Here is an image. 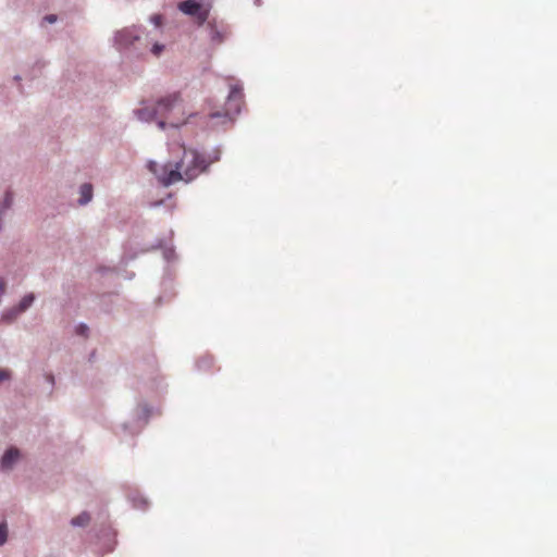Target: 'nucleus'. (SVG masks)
<instances>
[{
  "label": "nucleus",
  "instance_id": "obj_1",
  "mask_svg": "<svg viewBox=\"0 0 557 557\" xmlns=\"http://www.w3.org/2000/svg\"><path fill=\"white\" fill-rule=\"evenodd\" d=\"M191 161L185 170L186 182L193 181L200 172H206L209 165L220 160L221 151L214 148L207 153L190 150Z\"/></svg>",
  "mask_w": 557,
  "mask_h": 557
},
{
  "label": "nucleus",
  "instance_id": "obj_2",
  "mask_svg": "<svg viewBox=\"0 0 557 557\" xmlns=\"http://www.w3.org/2000/svg\"><path fill=\"white\" fill-rule=\"evenodd\" d=\"M242 94V88L239 86H234L231 88L224 111H214L210 113V119L214 122L213 125H225L227 123H232L237 115L240 113V104L237 102L239 96Z\"/></svg>",
  "mask_w": 557,
  "mask_h": 557
},
{
  "label": "nucleus",
  "instance_id": "obj_3",
  "mask_svg": "<svg viewBox=\"0 0 557 557\" xmlns=\"http://www.w3.org/2000/svg\"><path fill=\"white\" fill-rule=\"evenodd\" d=\"M178 10L188 16L195 17L199 24H203L209 16V10L203 8L197 0H184L180 2Z\"/></svg>",
  "mask_w": 557,
  "mask_h": 557
},
{
  "label": "nucleus",
  "instance_id": "obj_4",
  "mask_svg": "<svg viewBox=\"0 0 557 557\" xmlns=\"http://www.w3.org/2000/svg\"><path fill=\"white\" fill-rule=\"evenodd\" d=\"M181 101L178 92H173L164 97L159 98L156 103L157 116L160 119H170L171 112L175 109L177 103Z\"/></svg>",
  "mask_w": 557,
  "mask_h": 557
},
{
  "label": "nucleus",
  "instance_id": "obj_5",
  "mask_svg": "<svg viewBox=\"0 0 557 557\" xmlns=\"http://www.w3.org/2000/svg\"><path fill=\"white\" fill-rule=\"evenodd\" d=\"M161 172L162 175H160L159 182L164 187H169L181 180L186 181L185 172L182 173V161L176 162L174 168H172L171 164L164 165V169H161Z\"/></svg>",
  "mask_w": 557,
  "mask_h": 557
},
{
  "label": "nucleus",
  "instance_id": "obj_6",
  "mask_svg": "<svg viewBox=\"0 0 557 557\" xmlns=\"http://www.w3.org/2000/svg\"><path fill=\"white\" fill-rule=\"evenodd\" d=\"M21 459V450L15 446H10L4 450L0 458V472H11Z\"/></svg>",
  "mask_w": 557,
  "mask_h": 557
},
{
  "label": "nucleus",
  "instance_id": "obj_7",
  "mask_svg": "<svg viewBox=\"0 0 557 557\" xmlns=\"http://www.w3.org/2000/svg\"><path fill=\"white\" fill-rule=\"evenodd\" d=\"M141 107L135 109L133 114L144 123H151L158 119L156 111V103L149 100H143L140 102Z\"/></svg>",
  "mask_w": 557,
  "mask_h": 557
},
{
  "label": "nucleus",
  "instance_id": "obj_8",
  "mask_svg": "<svg viewBox=\"0 0 557 557\" xmlns=\"http://www.w3.org/2000/svg\"><path fill=\"white\" fill-rule=\"evenodd\" d=\"M139 40V35L132 29H123L115 34L114 41L119 48H127Z\"/></svg>",
  "mask_w": 557,
  "mask_h": 557
},
{
  "label": "nucleus",
  "instance_id": "obj_9",
  "mask_svg": "<svg viewBox=\"0 0 557 557\" xmlns=\"http://www.w3.org/2000/svg\"><path fill=\"white\" fill-rule=\"evenodd\" d=\"M79 198L77 200L79 206H86L92 200L94 188L90 183H84L79 186Z\"/></svg>",
  "mask_w": 557,
  "mask_h": 557
},
{
  "label": "nucleus",
  "instance_id": "obj_10",
  "mask_svg": "<svg viewBox=\"0 0 557 557\" xmlns=\"http://www.w3.org/2000/svg\"><path fill=\"white\" fill-rule=\"evenodd\" d=\"M163 248V258L165 261L171 262L175 258V251L172 247L165 248L164 247V240L161 238H158L153 245H151L149 248L145 249V251L154 250V249H161Z\"/></svg>",
  "mask_w": 557,
  "mask_h": 557
},
{
  "label": "nucleus",
  "instance_id": "obj_11",
  "mask_svg": "<svg viewBox=\"0 0 557 557\" xmlns=\"http://www.w3.org/2000/svg\"><path fill=\"white\" fill-rule=\"evenodd\" d=\"M90 520V515L87 511H83L78 516L71 519V525L75 528H84L89 524Z\"/></svg>",
  "mask_w": 557,
  "mask_h": 557
},
{
  "label": "nucleus",
  "instance_id": "obj_12",
  "mask_svg": "<svg viewBox=\"0 0 557 557\" xmlns=\"http://www.w3.org/2000/svg\"><path fill=\"white\" fill-rule=\"evenodd\" d=\"M35 299L36 297L33 293L26 294L15 307L23 313L33 306Z\"/></svg>",
  "mask_w": 557,
  "mask_h": 557
},
{
  "label": "nucleus",
  "instance_id": "obj_13",
  "mask_svg": "<svg viewBox=\"0 0 557 557\" xmlns=\"http://www.w3.org/2000/svg\"><path fill=\"white\" fill-rule=\"evenodd\" d=\"M153 122L157 123V126L161 131H165L168 126H170L172 128H180L183 124L186 123V121L178 122V121H174V120H171V121L168 122V120H165L163 117L162 119L158 117Z\"/></svg>",
  "mask_w": 557,
  "mask_h": 557
},
{
  "label": "nucleus",
  "instance_id": "obj_14",
  "mask_svg": "<svg viewBox=\"0 0 557 557\" xmlns=\"http://www.w3.org/2000/svg\"><path fill=\"white\" fill-rule=\"evenodd\" d=\"M21 314V312L17 310V308L14 306L10 309H7L2 312L1 319L5 323H12L17 319V317Z\"/></svg>",
  "mask_w": 557,
  "mask_h": 557
},
{
  "label": "nucleus",
  "instance_id": "obj_15",
  "mask_svg": "<svg viewBox=\"0 0 557 557\" xmlns=\"http://www.w3.org/2000/svg\"><path fill=\"white\" fill-rule=\"evenodd\" d=\"M9 536V527L7 520L0 522V547L3 546Z\"/></svg>",
  "mask_w": 557,
  "mask_h": 557
},
{
  "label": "nucleus",
  "instance_id": "obj_16",
  "mask_svg": "<svg viewBox=\"0 0 557 557\" xmlns=\"http://www.w3.org/2000/svg\"><path fill=\"white\" fill-rule=\"evenodd\" d=\"M147 169L158 178L160 180V175H162L161 169H164V165L158 164L156 161L150 160L147 164Z\"/></svg>",
  "mask_w": 557,
  "mask_h": 557
},
{
  "label": "nucleus",
  "instance_id": "obj_17",
  "mask_svg": "<svg viewBox=\"0 0 557 557\" xmlns=\"http://www.w3.org/2000/svg\"><path fill=\"white\" fill-rule=\"evenodd\" d=\"M150 416V408L147 405H144L139 408V411L137 412V420L144 421V424L148 422Z\"/></svg>",
  "mask_w": 557,
  "mask_h": 557
},
{
  "label": "nucleus",
  "instance_id": "obj_18",
  "mask_svg": "<svg viewBox=\"0 0 557 557\" xmlns=\"http://www.w3.org/2000/svg\"><path fill=\"white\" fill-rule=\"evenodd\" d=\"M133 505L137 509L145 510L148 507V500L143 496H137L133 498Z\"/></svg>",
  "mask_w": 557,
  "mask_h": 557
},
{
  "label": "nucleus",
  "instance_id": "obj_19",
  "mask_svg": "<svg viewBox=\"0 0 557 557\" xmlns=\"http://www.w3.org/2000/svg\"><path fill=\"white\" fill-rule=\"evenodd\" d=\"M75 333L79 336H84V337H87L88 336V333H89V327L87 324L85 323H78L75 327Z\"/></svg>",
  "mask_w": 557,
  "mask_h": 557
},
{
  "label": "nucleus",
  "instance_id": "obj_20",
  "mask_svg": "<svg viewBox=\"0 0 557 557\" xmlns=\"http://www.w3.org/2000/svg\"><path fill=\"white\" fill-rule=\"evenodd\" d=\"M9 207H10V200L8 198L4 201L0 202V231L2 230L3 216L5 214V211L9 209Z\"/></svg>",
  "mask_w": 557,
  "mask_h": 557
},
{
  "label": "nucleus",
  "instance_id": "obj_21",
  "mask_svg": "<svg viewBox=\"0 0 557 557\" xmlns=\"http://www.w3.org/2000/svg\"><path fill=\"white\" fill-rule=\"evenodd\" d=\"M165 46L160 42H156L151 47V53L154 55H160V53L164 50Z\"/></svg>",
  "mask_w": 557,
  "mask_h": 557
},
{
  "label": "nucleus",
  "instance_id": "obj_22",
  "mask_svg": "<svg viewBox=\"0 0 557 557\" xmlns=\"http://www.w3.org/2000/svg\"><path fill=\"white\" fill-rule=\"evenodd\" d=\"M211 366V358H202L198 361V368L200 370H207Z\"/></svg>",
  "mask_w": 557,
  "mask_h": 557
},
{
  "label": "nucleus",
  "instance_id": "obj_23",
  "mask_svg": "<svg viewBox=\"0 0 557 557\" xmlns=\"http://www.w3.org/2000/svg\"><path fill=\"white\" fill-rule=\"evenodd\" d=\"M57 21H58L57 14H47L42 18V22L49 23V24H54Z\"/></svg>",
  "mask_w": 557,
  "mask_h": 557
},
{
  "label": "nucleus",
  "instance_id": "obj_24",
  "mask_svg": "<svg viewBox=\"0 0 557 557\" xmlns=\"http://www.w3.org/2000/svg\"><path fill=\"white\" fill-rule=\"evenodd\" d=\"M221 34L216 29H211V40L212 41H220L221 40Z\"/></svg>",
  "mask_w": 557,
  "mask_h": 557
},
{
  "label": "nucleus",
  "instance_id": "obj_25",
  "mask_svg": "<svg viewBox=\"0 0 557 557\" xmlns=\"http://www.w3.org/2000/svg\"><path fill=\"white\" fill-rule=\"evenodd\" d=\"M151 22L156 25V26H160L161 23H162V16L161 15H152L150 17Z\"/></svg>",
  "mask_w": 557,
  "mask_h": 557
},
{
  "label": "nucleus",
  "instance_id": "obj_26",
  "mask_svg": "<svg viewBox=\"0 0 557 557\" xmlns=\"http://www.w3.org/2000/svg\"><path fill=\"white\" fill-rule=\"evenodd\" d=\"M7 282L3 277H0V297L5 293Z\"/></svg>",
  "mask_w": 557,
  "mask_h": 557
},
{
  "label": "nucleus",
  "instance_id": "obj_27",
  "mask_svg": "<svg viewBox=\"0 0 557 557\" xmlns=\"http://www.w3.org/2000/svg\"><path fill=\"white\" fill-rule=\"evenodd\" d=\"M9 379V372L7 370L0 369V384Z\"/></svg>",
  "mask_w": 557,
  "mask_h": 557
},
{
  "label": "nucleus",
  "instance_id": "obj_28",
  "mask_svg": "<svg viewBox=\"0 0 557 557\" xmlns=\"http://www.w3.org/2000/svg\"><path fill=\"white\" fill-rule=\"evenodd\" d=\"M47 380H48V382H49L51 385H53V384H54V377H53V375H51V374H50V375H48V376H47Z\"/></svg>",
  "mask_w": 557,
  "mask_h": 557
},
{
  "label": "nucleus",
  "instance_id": "obj_29",
  "mask_svg": "<svg viewBox=\"0 0 557 557\" xmlns=\"http://www.w3.org/2000/svg\"><path fill=\"white\" fill-rule=\"evenodd\" d=\"M35 65L39 66V67H44L45 66V62L41 61V60H38Z\"/></svg>",
  "mask_w": 557,
  "mask_h": 557
},
{
  "label": "nucleus",
  "instance_id": "obj_30",
  "mask_svg": "<svg viewBox=\"0 0 557 557\" xmlns=\"http://www.w3.org/2000/svg\"><path fill=\"white\" fill-rule=\"evenodd\" d=\"M163 205V200H159L152 203L153 207H160Z\"/></svg>",
  "mask_w": 557,
  "mask_h": 557
},
{
  "label": "nucleus",
  "instance_id": "obj_31",
  "mask_svg": "<svg viewBox=\"0 0 557 557\" xmlns=\"http://www.w3.org/2000/svg\"><path fill=\"white\" fill-rule=\"evenodd\" d=\"M122 426H123L124 431H128L129 430V425L127 423H124Z\"/></svg>",
  "mask_w": 557,
  "mask_h": 557
},
{
  "label": "nucleus",
  "instance_id": "obj_32",
  "mask_svg": "<svg viewBox=\"0 0 557 557\" xmlns=\"http://www.w3.org/2000/svg\"><path fill=\"white\" fill-rule=\"evenodd\" d=\"M21 79H22V78H21V76H20V75H15V76H14V81H15V82H20Z\"/></svg>",
  "mask_w": 557,
  "mask_h": 557
},
{
  "label": "nucleus",
  "instance_id": "obj_33",
  "mask_svg": "<svg viewBox=\"0 0 557 557\" xmlns=\"http://www.w3.org/2000/svg\"><path fill=\"white\" fill-rule=\"evenodd\" d=\"M259 1H260V0H256V4H259Z\"/></svg>",
  "mask_w": 557,
  "mask_h": 557
}]
</instances>
